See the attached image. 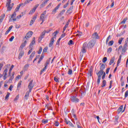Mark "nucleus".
<instances>
[{
    "instance_id": "20e7f679",
    "label": "nucleus",
    "mask_w": 128,
    "mask_h": 128,
    "mask_svg": "<svg viewBox=\"0 0 128 128\" xmlns=\"http://www.w3.org/2000/svg\"><path fill=\"white\" fill-rule=\"evenodd\" d=\"M46 10H44L40 16V20H42V22H44L46 20Z\"/></svg>"
},
{
    "instance_id": "58836bf2",
    "label": "nucleus",
    "mask_w": 128,
    "mask_h": 128,
    "mask_svg": "<svg viewBox=\"0 0 128 128\" xmlns=\"http://www.w3.org/2000/svg\"><path fill=\"white\" fill-rule=\"evenodd\" d=\"M34 54H36V52L34 51L30 55V58H34Z\"/></svg>"
},
{
    "instance_id": "f704fd0d",
    "label": "nucleus",
    "mask_w": 128,
    "mask_h": 128,
    "mask_svg": "<svg viewBox=\"0 0 128 128\" xmlns=\"http://www.w3.org/2000/svg\"><path fill=\"white\" fill-rule=\"evenodd\" d=\"M3 74L4 76H6V74H8V68H6L4 72H3Z\"/></svg>"
},
{
    "instance_id": "6ab92c4d",
    "label": "nucleus",
    "mask_w": 128,
    "mask_h": 128,
    "mask_svg": "<svg viewBox=\"0 0 128 128\" xmlns=\"http://www.w3.org/2000/svg\"><path fill=\"white\" fill-rule=\"evenodd\" d=\"M98 34L97 32H94L92 35V38H95V40H96L98 38Z\"/></svg>"
},
{
    "instance_id": "49530a36",
    "label": "nucleus",
    "mask_w": 128,
    "mask_h": 128,
    "mask_svg": "<svg viewBox=\"0 0 128 128\" xmlns=\"http://www.w3.org/2000/svg\"><path fill=\"white\" fill-rule=\"evenodd\" d=\"M76 125H77L78 128H82V126H80V123L78 122H76Z\"/></svg>"
},
{
    "instance_id": "0eeeda50",
    "label": "nucleus",
    "mask_w": 128,
    "mask_h": 128,
    "mask_svg": "<svg viewBox=\"0 0 128 128\" xmlns=\"http://www.w3.org/2000/svg\"><path fill=\"white\" fill-rule=\"evenodd\" d=\"M62 4H59L52 10V14H56V10H58L60 7V6Z\"/></svg>"
},
{
    "instance_id": "aec40b11",
    "label": "nucleus",
    "mask_w": 128,
    "mask_h": 128,
    "mask_svg": "<svg viewBox=\"0 0 128 128\" xmlns=\"http://www.w3.org/2000/svg\"><path fill=\"white\" fill-rule=\"evenodd\" d=\"M46 108H48L49 110H52V106H50V104H47L46 106Z\"/></svg>"
},
{
    "instance_id": "4be33fe9",
    "label": "nucleus",
    "mask_w": 128,
    "mask_h": 128,
    "mask_svg": "<svg viewBox=\"0 0 128 128\" xmlns=\"http://www.w3.org/2000/svg\"><path fill=\"white\" fill-rule=\"evenodd\" d=\"M32 0H26L24 3H22V6H24L26 4H29V2H30Z\"/></svg>"
},
{
    "instance_id": "1a4fd4ad",
    "label": "nucleus",
    "mask_w": 128,
    "mask_h": 128,
    "mask_svg": "<svg viewBox=\"0 0 128 128\" xmlns=\"http://www.w3.org/2000/svg\"><path fill=\"white\" fill-rule=\"evenodd\" d=\"M88 44L86 43H84L82 47V52L83 54H86V46Z\"/></svg>"
},
{
    "instance_id": "bf43d9fd",
    "label": "nucleus",
    "mask_w": 128,
    "mask_h": 128,
    "mask_svg": "<svg viewBox=\"0 0 128 128\" xmlns=\"http://www.w3.org/2000/svg\"><path fill=\"white\" fill-rule=\"evenodd\" d=\"M20 86H22V81L18 82V88H20Z\"/></svg>"
},
{
    "instance_id": "4d7b16f0",
    "label": "nucleus",
    "mask_w": 128,
    "mask_h": 128,
    "mask_svg": "<svg viewBox=\"0 0 128 128\" xmlns=\"http://www.w3.org/2000/svg\"><path fill=\"white\" fill-rule=\"evenodd\" d=\"M128 90L125 92V94H124L125 98H128Z\"/></svg>"
},
{
    "instance_id": "3c124183",
    "label": "nucleus",
    "mask_w": 128,
    "mask_h": 128,
    "mask_svg": "<svg viewBox=\"0 0 128 128\" xmlns=\"http://www.w3.org/2000/svg\"><path fill=\"white\" fill-rule=\"evenodd\" d=\"M42 47H40L39 51L38 52V54H40L42 53Z\"/></svg>"
},
{
    "instance_id": "423d86ee",
    "label": "nucleus",
    "mask_w": 128,
    "mask_h": 128,
    "mask_svg": "<svg viewBox=\"0 0 128 128\" xmlns=\"http://www.w3.org/2000/svg\"><path fill=\"white\" fill-rule=\"evenodd\" d=\"M70 100L72 102H80V99L78 98L76 96H72L70 98Z\"/></svg>"
},
{
    "instance_id": "0e129e2a",
    "label": "nucleus",
    "mask_w": 128,
    "mask_h": 128,
    "mask_svg": "<svg viewBox=\"0 0 128 128\" xmlns=\"http://www.w3.org/2000/svg\"><path fill=\"white\" fill-rule=\"evenodd\" d=\"M18 98H19V96H16V97L14 99V102H16V100H18Z\"/></svg>"
},
{
    "instance_id": "8fccbe9b",
    "label": "nucleus",
    "mask_w": 128,
    "mask_h": 128,
    "mask_svg": "<svg viewBox=\"0 0 128 128\" xmlns=\"http://www.w3.org/2000/svg\"><path fill=\"white\" fill-rule=\"evenodd\" d=\"M72 74V70L71 69H69L68 70V74Z\"/></svg>"
},
{
    "instance_id": "a878e982",
    "label": "nucleus",
    "mask_w": 128,
    "mask_h": 128,
    "mask_svg": "<svg viewBox=\"0 0 128 128\" xmlns=\"http://www.w3.org/2000/svg\"><path fill=\"white\" fill-rule=\"evenodd\" d=\"M4 14L1 15L0 17V24L2 22V20H4Z\"/></svg>"
},
{
    "instance_id": "473e14b6",
    "label": "nucleus",
    "mask_w": 128,
    "mask_h": 128,
    "mask_svg": "<svg viewBox=\"0 0 128 128\" xmlns=\"http://www.w3.org/2000/svg\"><path fill=\"white\" fill-rule=\"evenodd\" d=\"M122 40H124V38H120L118 41V44H122Z\"/></svg>"
},
{
    "instance_id": "c85d7f7f",
    "label": "nucleus",
    "mask_w": 128,
    "mask_h": 128,
    "mask_svg": "<svg viewBox=\"0 0 128 128\" xmlns=\"http://www.w3.org/2000/svg\"><path fill=\"white\" fill-rule=\"evenodd\" d=\"M48 2V0H45L44 1L42 4V6H44Z\"/></svg>"
},
{
    "instance_id": "9d476101",
    "label": "nucleus",
    "mask_w": 128,
    "mask_h": 128,
    "mask_svg": "<svg viewBox=\"0 0 128 128\" xmlns=\"http://www.w3.org/2000/svg\"><path fill=\"white\" fill-rule=\"evenodd\" d=\"M38 6H40V4H38L36 5L32 9V10H30V12H29V14H34V12H36V8H38Z\"/></svg>"
},
{
    "instance_id": "774afa93",
    "label": "nucleus",
    "mask_w": 128,
    "mask_h": 128,
    "mask_svg": "<svg viewBox=\"0 0 128 128\" xmlns=\"http://www.w3.org/2000/svg\"><path fill=\"white\" fill-rule=\"evenodd\" d=\"M112 48H108V52H112Z\"/></svg>"
},
{
    "instance_id": "9b49d317",
    "label": "nucleus",
    "mask_w": 128,
    "mask_h": 128,
    "mask_svg": "<svg viewBox=\"0 0 128 128\" xmlns=\"http://www.w3.org/2000/svg\"><path fill=\"white\" fill-rule=\"evenodd\" d=\"M34 32L32 31L28 32L26 34V36H25V38H26V40H28V38H30L32 34H33Z\"/></svg>"
},
{
    "instance_id": "37998d69",
    "label": "nucleus",
    "mask_w": 128,
    "mask_h": 128,
    "mask_svg": "<svg viewBox=\"0 0 128 128\" xmlns=\"http://www.w3.org/2000/svg\"><path fill=\"white\" fill-rule=\"evenodd\" d=\"M89 72H90V76H92V68H90L89 70Z\"/></svg>"
},
{
    "instance_id": "6e6d98bb",
    "label": "nucleus",
    "mask_w": 128,
    "mask_h": 128,
    "mask_svg": "<svg viewBox=\"0 0 128 128\" xmlns=\"http://www.w3.org/2000/svg\"><path fill=\"white\" fill-rule=\"evenodd\" d=\"M60 40H62V38H59L58 40L56 42V44L58 45L60 44Z\"/></svg>"
},
{
    "instance_id": "338daca9",
    "label": "nucleus",
    "mask_w": 128,
    "mask_h": 128,
    "mask_svg": "<svg viewBox=\"0 0 128 128\" xmlns=\"http://www.w3.org/2000/svg\"><path fill=\"white\" fill-rule=\"evenodd\" d=\"M112 80H111L110 82V85L109 86V88H112Z\"/></svg>"
},
{
    "instance_id": "a18cd8bd",
    "label": "nucleus",
    "mask_w": 128,
    "mask_h": 128,
    "mask_svg": "<svg viewBox=\"0 0 128 128\" xmlns=\"http://www.w3.org/2000/svg\"><path fill=\"white\" fill-rule=\"evenodd\" d=\"M110 40V35L108 36L106 40V44H108V40Z\"/></svg>"
},
{
    "instance_id": "4468645a",
    "label": "nucleus",
    "mask_w": 128,
    "mask_h": 128,
    "mask_svg": "<svg viewBox=\"0 0 128 128\" xmlns=\"http://www.w3.org/2000/svg\"><path fill=\"white\" fill-rule=\"evenodd\" d=\"M26 45V40H25L24 42L22 43V44L20 45L19 49L23 50L24 48Z\"/></svg>"
},
{
    "instance_id": "b1692460",
    "label": "nucleus",
    "mask_w": 128,
    "mask_h": 128,
    "mask_svg": "<svg viewBox=\"0 0 128 128\" xmlns=\"http://www.w3.org/2000/svg\"><path fill=\"white\" fill-rule=\"evenodd\" d=\"M30 91L28 90V92H27L26 93V94L24 96V99L25 100H28V96H30Z\"/></svg>"
},
{
    "instance_id": "c03bdc74",
    "label": "nucleus",
    "mask_w": 128,
    "mask_h": 128,
    "mask_svg": "<svg viewBox=\"0 0 128 128\" xmlns=\"http://www.w3.org/2000/svg\"><path fill=\"white\" fill-rule=\"evenodd\" d=\"M69 2L70 1H68V2L64 6V8H68L69 4Z\"/></svg>"
},
{
    "instance_id": "680f3d73",
    "label": "nucleus",
    "mask_w": 128,
    "mask_h": 128,
    "mask_svg": "<svg viewBox=\"0 0 128 128\" xmlns=\"http://www.w3.org/2000/svg\"><path fill=\"white\" fill-rule=\"evenodd\" d=\"M14 36H12L9 39L10 42H12V40H14Z\"/></svg>"
},
{
    "instance_id": "f3484780",
    "label": "nucleus",
    "mask_w": 128,
    "mask_h": 128,
    "mask_svg": "<svg viewBox=\"0 0 128 128\" xmlns=\"http://www.w3.org/2000/svg\"><path fill=\"white\" fill-rule=\"evenodd\" d=\"M20 6H22V3L20 4L19 5L17 6V7L14 10V12H18L20 8Z\"/></svg>"
},
{
    "instance_id": "5fc2aeb1",
    "label": "nucleus",
    "mask_w": 128,
    "mask_h": 128,
    "mask_svg": "<svg viewBox=\"0 0 128 128\" xmlns=\"http://www.w3.org/2000/svg\"><path fill=\"white\" fill-rule=\"evenodd\" d=\"M114 44V40H111L108 43V46H112Z\"/></svg>"
},
{
    "instance_id": "603ef678",
    "label": "nucleus",
    "mask_w": 128,
    "mask_h": 128,
    "mask_svg": "<svg viewBox=\"0 0 128 128\" xmlns=\"http://www.w3.org/2000/svg\"><path fill=\"white\" fill-rule=\"evenodd\" d=\"M38 18V16H37V15H36V16H34L33 17L32 20H34V22H36V18Z\"/></svg>"
},
{
    "instance_id": "f257e3e1",
    "label": "nucleus",
    "mask_w": 128,
    "mask_h": 128,
    "mask_svg": "<svg viewBox=\"0 0 128 128\" xmlns=\"http://www.w3.org/2000/svg\"><path fill=\"white\" fill-rule=\"evenodd\" d=\"M10 2H12V0H8L6 4V6L7 8V12H10V10H12L14 6V3H12V4H10Z\"/></svg>"
},
{
    "instance_id": "dca6fc26",
    "label": "nucleus",
    "mask_w": 128,
    "mask_h": 128,
    "mask_svg": "<svg viewBox=\"0 0 128 128\" xmlns=\"http://www.w3.org/2000/svg\"><path fill=\"white\" fill-rule=\"evenodd\" d=\"M14 78V72H13L12 73V76H10V78L9 79L8 82H12Z\"/></svg>"
},
{
    "instance_id": "5701e85b",
    "label": "nucleus",
    "mask_w": 128,
    "mask_h": 128,
    "mask_svg": "<svg viewBox=\"0 0 128 128\" xmlns=\"http://www.w3.org/2000/svg\"><path fill=\"white\" fill-rule=\"evenodd\" d=\"M34 44H36V38H33V40L30 44V46H34Z\"/></svg>"
},
{
    "instance_id": "39448f33",
    "label": "nucleus",
    "mask_w": 128,
    "mask_h": 128,
    "mask_svg": "<svg viewBox=\"0 0 128 128\" xmlns=\"http://www.w3.org/2000/svg\"><path fill=\"white\" fill-rule=\"evenodd\" d=\"M19 50L20 52L18 56V60H20L24 54V49H19Z\"/></svg>"
},
{
    "instance_id": "ddd939ff",
    "label": "nucleus",
    "mask_w": 128,
    "mask_h": 128,
    "mask_svg": "<svg viewBox=\"0 0 128 128\" xmlns=\"http://www.w3.org/2000/svg\"><path fill=\"white\" fill-rule=\"evenodd\" d=\"M72 10H74V6H70L68 10L66 11V13L70 14L72 12Z\"/></svg>"
},
{
    "instance_id": "c9c22d12",
    "label": "nucleus",
    "mask_w": 128,
    "mask_h": 128,
    "mask_svg": "<svg viewBox=\"0 0 128 128\" xmlns=\"http://www.w3.org/2000/svg\"><path fill=\"white\" fill-rule=\"evenodd\" d=\"M54 80L56 82H60V80H58V77H56V76H55L54 78Z\"/></svg>"
},
{
    "instance_id": "7c9ffc66",
    "label": "nucleus",
    "mask_w": 128,
    "mask_h": 128,
    "mask_svg": "<svg viewBox=\"0 0 128 128\" xmlns=\"http://www.w3.org/2000/svg\"><path fill=\"white\" fill-rule=\"evenodd\" d=\"M16 12L14 11L12 15H11V18H16Z\"/></svg>"
},
{
    "instance_id": "a19ab883",
    "label": "nucleus",
    "mask_w": 128,
    "mask_h": 128,
    "mask_svg": "<svg viewBox=\"0 0 128 128\" xmlns=\"http://www.w3.org/2000/svg\"><path fill=\"white\" fill-rule=\"evenodd\" d=\"M44 36H46V32H45V31L42 32V34H41L40 36H41V37L44 38Z\"/></svg>"
},
{
    "instance_id": "4c0bfd02",
    "label": "nucleus",
    "mask_w": 128,
    "mask_h": 128,
    "mask_svg": "<svg viewBox=\"0 0 128 128\" xmlns=\"http://www.w3.org/2000/svg\"><path fill=\"white\" fill-rule=\"evenodd\" d=\"M46 66H47L46 65V66L44 65V67L40 71L41 74L42 72H44V70H46Z\"/></svg>"
},
{
    "instance_id": "864d4df0",
    "label": "nucleus",
    "mask_w": 128,
    "mask_h": 128,
    "mask_svg": "<svg viewBox=\"0 0 128 128\" xmlns=\"http://www.w3.org/2000/svg\"><path fill=\"white\" fill-rule=\"evenodd\" d=\"M42 38H44L40 36L38 39V42H42Z\"/></svg>"
},
{
    "instance_id": "de8ad7c7",
    "label": "nucleus",
    "mask_w": 128,
    "mask_h": 128,
    "mask_svg": "<svg viewBox=\"0 0 128 128\" xmlns=\"http://www.w3.org/2000/svg\"><path fill=\"white\" fill-rule=\"evenodd\" d=\"M68 44L69 46H70V44H74V41H72V40H70L68 42Z\"/></svg>"
},
{
    "instance_id": "f8f14e48",
    "label": "nucleus",
    "mask_w": 128,
    "mask_h": 128,
    "mask_svg": "<svg viewBox=\"0 0 128 128\" xmlns=\"http://www.w3.org/2000/svg\"><path fill=\"white\" fill-rule=\"evenodd\" d=\"M59 32L58 30H56V31H55L54 32L52 33V38H53V40H54V38H56V34H58Z\"/></svg>"
},
{
    "instance_id": "e2e57ef3",
    "label": "nucleus",
    "mask_w": 128,
    "mask_h": 128,
    "mask_svg": "<svg viewBox=\"0 0 128 128\" xmlns=\"http://www.w3.org/2000/svg\"><path fill=\"white\" fill-rule=\"evenodd\" d=\"M34 22V20H31L30 22V26H32Z\"/></svg>"
},
{
    "instance_id": "c756f323",
    "label": "nucleus",
    "mask_w": 128,
    "mask_h": 128,
    "mask_svg": "<svg viewBox=\"0 0 128 128\" xmlns=\"http://www.w3.org/2000/svg\"><path fill=\"white\" fill-rule=\"evenodd\" d=\"M14 68V65H12L9 70V72H8V74H9V75L10 76V74L12 73V68Z\"/></svg>"
},
{
    "instance_id": "e433bc0d",
    "label": "nucleus",
    "mask_w": 128,
    "mask_h": 128,
    "mask_svg": "<svg viewBox=\"0 0 128 128\" xmlns=\"http://www.w3.org/2000/svg\"><path fill=\"white\" fill-rule=\"evenodd\" d=\"M48 46H46L43 50V52H48Z\"/></svg>"
},
{
    "instance_id": "ea45409f",
    "label": "nucleus",
    "mask_w": 128,
    "mask_h": 128,
    "mask_svg": "<svg viewBox=\"0 0 128 128\" xmlns=\"http://www.w3.org/2000/svg\"><path fill=\"white\" fill-rule=\"evenodd\" d=\"M10 92H8L6 97H5V100H8V98H10Z\"/></svg>"
},
{
    "instance_id": "2eb2a0df",
    "label": "nucleus",
    "mask_w": 128,
    "mask_h": 128,
    "mask_svg": "<svg viewBox=\"0 0 128 128\" xmlns=\"http://www.w3.org/2000/svg\"><path fill=\"white\" fill-rule=\"evenodd\" d=\"M54 38H52L50 40V42L49 43L50 48H52V46H54Z\"/></svg>"
},
{
    "instance_id": "72a5a7b5",
    "label": "nucleus",
    "mask_w": 128,
    "mask_h": 128,
    "mask_svg": "<svg viewBox=\"0 0 128 128\" xmlns=\"http://www.w3.org/2000/svg\"><path fill=\"white\" fill-rule=\"evenodd\" d=\"M128 20V18H125L123 20L120 22L121 24H126V22Z\"/></svg>"
},
{
    "instance_id": "13d9d810",
    "label": "nucleus",
    "mask_w": 128,
    "mask_h": 128,
    "mask_svg": "<svg viewBox=\"0 0 128 128\" xmlns=\"http://www.w3.org/2000/svg\"><path fill=\"white\" fill-rule=\"evenodd\" d=\"M66 36V33H63L60 37V38H64Z\"/></svg>"
},
{
    "instance_id": "69168bd1",
    "label": "nucleus",
    "mask_w": 128,
    "mask_h": 128,
    "mask_svg": "<svg viewBox=\"0 0 128 128\" xmlns=\"http://www.w3.org/2000/svg\"><path fill=\"white\" fill-rule=\"evenodd\" d=\"M54 124L55 126H58L60 125V123H58V122H56Z\"/></svg>"
},
{
    "instance_id": "79ce46f5",
    "label": "nucleus",
    "mask_w": 128,
    "mask_h": 128,
    "mask_svg": "<svg viewBox=\"0 0 128 128\" xmlns=\"http://www.w3.org/2000/svg\"><path fill=\"white\" fill-rule=\"evenodd\" d=\"M106 60H108V58L106 57H104L103 58L102 62L104 63V62H106Z\"/></svg>"
},
{
    "instance_id": "a211bd4d",
    "label": "nucleus",
    "mask_w": 128,
    "mask_h": 128,
    "mask_svg": "<svg viewBox=\"0 0 128 128\" xmlns=\"http://www.w3.org/2000/svg\"><path fill=\"white\" fill-rule=\"evenodd\" d=\"M114 60H115V58L114 57H112L111 58V60L109 62V65L110 66H112V64H114Z\"/></svg>"
},
{
    "instance_id": "052dcab7",
    "label": "nucleus",
    "mask_w": 128,
    "mask_h": 128,
    "mask_svg": "<svg viewBox=\"0 0 128 128\" xmlns=\"http://www.w3.org/2000/svg\"><path fill=\"white\" fill-rule=\"evenodd\" d=\"M66 12V10L64 9L62 10L60 12V14H64V12Z\"/></svg>"
},
{
    "instance_id": "6e6552de",
    "label": "nucleus",
    "mask_w": 128,
    "mask_h": 128,
    "mask_svg": "<svg viewBox=\"0 0 128 128\" xmlns=\"http://www.w3.org/2000/svg\"><path fill=\"white\" fill-rule=\"evenodd\" d=\"M32 80L30 81L28 85V88L29 89V92H32V90L34 88V86L32 84Z\"/></svg>"
},
{
    "instance_id": "7ed1b4c3",
    "label": "nucleus",
    "mask_w": 128,
    "mask_h": 128,
    "mask_svg": "<svg viewBox=\"0 0 128 128\" xmlns=\"http://www.w3.org/2000/svg\"><path fill=\"white\" fill-rule=\"evenodd\" d=\"M96 44V40H92L89 42L87 44V46L88 48H94V44Z\"/></svg>"
},
{
    "instance_id": "2f4dec72",
    "label": "nucleus",
    "mask_w": 128,
    "mask_h": 128,
    "mask_svg": "<svg viewBox=\"0 0 128 128\" xmlns=\"http://www.w3.org/2000/svg\"><path fill=\"white\" fill-rule=\"evenodd\" d=\"M30 66V64H26L24 66V70H28V67Z\"/></svg>"
},
{
    "instance_id": "09e8293b",
    "label": "nucleus",
    "mask_w": 128,
    "mask_h": 128,
    "mask_svg": "<svg viewBox=\"0 0 128 128\" xmlns=\"http://www.w3.org/2000/svg\"><path fill=\"white\" fill-rule=\"evenodd\" d=\"M106 78V72H103V74L102 76V80H104V78Z\"/></svg>"
},
{
    "instance_id": "bb28decb",
    "label": "nucleus",
    "mask_w": 128,
    "mask_h": 128,
    "mask_svg": "<svg viewBox=\"0 0 128 128\" xmlns=\"http://www.w3.org/2000/svg\"><path fill=\"white\" fill-rule=\"evenodd\" d=\"M106 85V80H104L102 82V88H104V86Z\"/></svg>"
},
{
    "instance_id": "412c9836",
    "label": "nucleus",
    "mask_w": 128,
    "mask_h": 128,
    "mask_svg": "<svg viewBox=\"0 0 128 128\" xmlns=\"http://www.w3.org/2000/svg\"><path fill=\"white\" fill-rule=\"evenodd\" d=\"M106 68V65L102 64L100 66V70L104 72V70Z\"/></svg>"
},
{
    "instance_id": "f03ea898",
    "label": "nucleus",
    "mask_w": 128,
    "mask_h": 128,
    "mask_svg": "<svg viewBox=\"0 0 128 128\" xmlns=\"http://www.w3.org/2000/svg\"><path fill=\"white\" fill-rule=\"evenodd\" d=\"M104 71H102L100 70L98 72H96V74L98 76V80H97V84H100V78H102V76L104 74Z\"/></svg>"
},
{
    "instance_id": "cd10ccee",
    "label": "nucleus",
    "mask_w": 128,
    "mask_h": 128,
    "mask_svg": "<svg viewBox=\"0 0 128 128\" xmlns=\"http://www.w3.org/2000/svg\"><path fill=\"white\" fill-rule=\"evenodd\" d=\"M120 117L118 116H116L115 117V120H114V123L115 124H118V118Z\"/></svg>"
},
{
    "instance_id": "393cba45",
    "label": "nucleus",
    "mask_w": 128,
    "mask_h": 128,
    "mask_svg": "<svg viewBox=\"0 0 128 128\" xmlns=\"http://www.w3.org/2000/svg\"><path fill=\"white\" fill-rule=\"evenodd\" d=\"M124 108V106H121L118 109V114H120V112H122V109Z\"/></svg>"
}]
</instances>
